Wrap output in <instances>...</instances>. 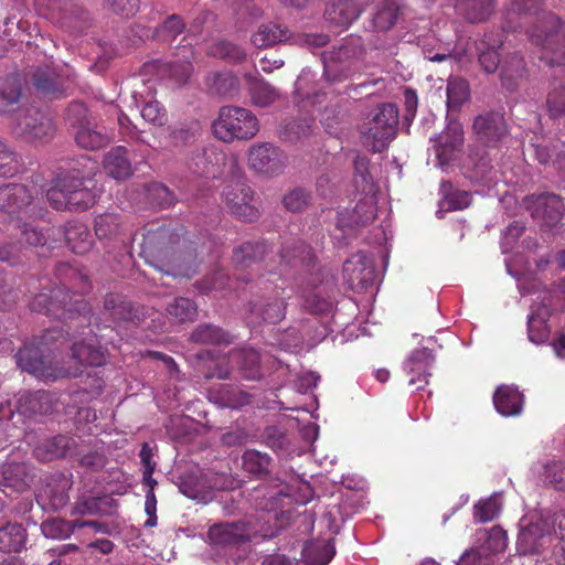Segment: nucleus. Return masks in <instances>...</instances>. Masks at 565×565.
Returning a JSON list of instances; mask_svg holds the SVG:
<instances>
[{"label": "nucleus", "mask_w": 565, "mask_h": 565, "mask_svg": "<svg viewBox=\"0 0 565 565\" xmlns=\"http://www.w3.org/2000/svg\"><path fill=\"white\" fill-rule=\"evenodd\" d=\"M371 6L374 30L387 31L395 25L399 14L397 0H371Z\"/></svg>", "instance_id": "cd10ccee"}, {"label": "nucleus", "mask_w": 565, "mask_h": 565, "mask_svg": "<svg viewBox=\"0 0 565 565\" xmlns=\"http://www.w3.org/2000/svg\"><path fill=\"white\" fill-rule=\"evenodd\" d=\"M76 117L72 121L74 138L78 147L86 150H97L107 146L111 137L106 128L95 122L87 116V110L82 103H74L68 107V118Z\"/></svg>", "instance_id": "0eeeda50"}, {"label": "nucleus", "mask_w": 565, "mask_h": 565, "mask_svg": "<svg viewBox=\"0 0 565 565\" xmlns=\"http://www.w3.org/2000/svg\"><path fill=\"white\" fill-rule=\"evenodd\" d=\"M271 252L265 239L247 241L234 248L232 262L237 269H247L264 260Z\"/></svg>", "instance_id": "6ab92c4d"}, {"label": "nucleus", "mask_w": 565, "mask_h": 565, "mask_svg": "<svg viewBox=\"0 0 565 565\" xmlns=\"http://www.w3.org/2000/svg\"><path fill=\"white\" fill-rule=\"evenodd\" d=\"M362 12L359 0H333L324 11V19L337 26H349Z\"/></svg>", "instance_id": "b1692460"}, {"label": "nucleus", "mask_w": 565, "mask_h": 565, "mask_svg": "<svg viewBox=\"0 0 565 565\" xmlns=\"http://www.w3.org/2000/svg\"><path fill=\"white\" fill-rule=\"evenodd\" d=\"M104 309L114 320H132V303L119 294H107L104 299Z\"/></svg>", "instance_id": "864d4df0"}, {"label": "nucleus", "mask_w": 565, "mask_h": 565, "mask_svg": "<svg viewBox=\"0 0 565 565\" xmlns=\"http://www.w3.org/2000/svg\"><path fill=\"white\" fill-rule=\"evenodd\" d=\"M20 402L22 411L30 414H49L53 411L52 398L46 391H36L23 396Z\"/></svg>", "instance_id": "4d7b16f0"}, {"label": "nucleus", "mask_w": 565, "mask_h": 565, "mask_svg": "<svg viewBox=\"0 0 565 565\" xmlns=\"http://www.w3.org/2000/svg\"><path fill=\"white\" fill-rule=\"evenodd\" d=\"M440 192L443 199L439 202L440 212H452L468 207L471 203L470 193L461 190H452V184L449 181L440 183Z\"/></svg>", "instance_id": "58836bf2"}, {"label": "nucleus", "mask_w": 565, "mask_h": 565, "mask_svg": "<svg viewBox=\"0 0 565 565\" xmlns=\"http://www.w3.org/2000/svg\"><path fill=\"white\" fill-rule=\"evenodd\" d=\"M366 257L363 254L352 255L343 264V278L354 287L366 281Z\"/></svg>", "instance_id": "603ef678"}, {"label": "nucleus", "mask_w": 565, "mask_h": 565, "mask_svg": "<svg viewBox=\"0 0 565 565\" xmlns=\"http://www.w3.org/2000/svg\"><path fill=\"white\" fill-rule=\"evenodd\" d=\"M44 209L33 202L29 189L19 183L0 186V220L21 222L23 218L42 217Z\"/></svg>", "instance_id": "423d86ee"}, {"label": "nucleus", "mask_w": 565, "mask_h": 565, "mask_svg": "<svg viewBox=\"0 0 565 565\" xmlns=\"http://www.w3.org/2000/svg\"><path fill=\"white\" fill-rule=\"evenodd\" d=\"M547 109L552 117L565 115V86L553 83V88L547 95Z\"/></svg>", "instance_id": "e2e57ef3"}, {"label": "nucleus", "mask_w": 565, "mask_h": 565, "mask_svg": "<svg viewBox=\"0 0 565 565\" xmlns=\"http://www.w3.org/2000/svg\"><path fill=\"white\" fill-rule=\"evenodd\" d=\"M243 469L257 479H263L270 473L271 457L256 449H246L242 456Z\"/></svg>", "instance_id": "e433bc0d"}, {"label": "nucleus", "mask_w": 565, "mask_h": 565, "mask_svg": "<svg viewBox=\"0 0 565 565\" xmlns=\"http://www.w3.org/2000/svg\"><path fill=\"white\" fill-rule=\"evenodd\" d=\"M26 533L21 524L8 523L0 527V552L19 553L25 545Z\"/></svg>", "instance_id": "ea45409f"}, {"label": "nucleus", "mask_w": 565, "mask_h": 565, "mask_svg": "<svg viewBox=\"0 0 565 565\" xmlns=\"http://www.w3.org/2000/svg\"><path fill=\"white\" fill-rule=\"evenodd\" d=\"M70 194L67 210L85 211L92 207L98 198V193L90 178V171L79 175V171H70Z\"/></svg>", "instance_id": "4468645a"}, {"label": "nucleus", "mask_w": 565, "mask_h": 565, "mask_svg": "<svg viewBox=\"0 0 565 565\" xmlns=\"http://www.w3.org/2000/svg\"><path fill=\"white\" fill-rule=\"evenodd\" d=\"M497 7L495 0H456L455 9L459 15L470 23H482L489 20Z\"/></svg>", "instance_id": "393cba45"}, {"label": "nucleus", "mask_w": 565, "mask_h": 565, "mask_svg": "<svg viewBox=\"0 0 565 565\" xmlns=\"http://www.w3.org/2000/svg\"><path fill=\"white\" fill-rule=\"evenodd\" d=\"M470 98V85L460 76H450L447 81V106L459 109Z\"/></svg>", "instance_id": "49530a36"}, {"label": "nucleus", "mask_w": 565, "mask_h": 565, "mask_svg": "<svg viewBox=\"0 0 565 565\" xmlns=\"http://www.w3.org/2000/svg\"><path fill=\"white\" fill-rule=\"evenodd\" d=\"M224 200L230 212L245 222H255L260 213L254 204V191L244 182H235L225 186Z\"/></svg>", "instance_id": "1a4fd4ad"}, {"label": "nucleus", "mask_w": 565, "mask_h": 565, "mask_svg": "<svg viewBox=\"0 0 565 565\" xmlns=\"http://www.w3.org/2000/svg\"><path fill=\"white\" fill-rule=\"evenodd\" d=\"M524 396L513 385L502 384L493 394L495 409L503 416L520 415L523 408Z\"/></svg>", "instance_id": "5701e85b"}, {"label": "nucleus", "mask_w": 565, "mask_h": 565, "mask_svg": "<svg viewBox=\"0 0 565 565\" xmlns=\"http://www.w3.org/2000/svg\"><path fill=\"white\" fill-rule=\"evenodd\" d=\"M127 149L122 146L111 148L104 158V169L116 180H126L132 174Z\"/></svg>", "instance_id": "c85d7f7f"}, {"label": "nucleus", "mask_w": 565, "mask_h": 565, "mask_svg": "<svg viewBox=\"0 0 565 565\" xmlns=\"http://www.w3.org/2000/svg\"><path fill=\"white\" fill-rule=\"evenodd\" d=\"M167 316L173 323L193 321L198 315L196 303L190 298L177 297L166 308Z\"/></svg>", "instance_id": "c03bdc74"}, {"label": "nucleus", "mask_w": 565, "mask_h": 565, "mask_svg": "<svg viewBox=\"0 0 565 565\" xmlns=\"http://www.w3.org/2000/svg\"><path fill=\"white\" fill-rule=\"evenodd\" d=\"M70 480L63 475L51 476L38 498L50 509L57 511L68 502Z\"/></svg>", "instance_id": "aec40b11"}, {"label": "nucleus", "mask_w": 565, "mask_h": 565, "mask_svg": "<svg viewBox=\"0 0 565 565\" xmlns=\"http://www.w3.org/2000/svg\"><path fill=\"white\" fill-rule=\"evenodd\" d=\"M65 242L70 249L78 255L88 253L93 246V237L88 227L79 222H68L64 231Z\"/></svg>", "instance_id": "2f4dec72"}, {"label": "nucleus", "mask_w": 565, "mask_h": 565, "mask_svg": "<svg viewBox=\"0 0 565 565\" xmlns=\"http://www.w3.org/2000/svg\"><path fill=\"white\" fill-rule=\"evenodd\" d=\"M72 359L79 366H100L106 363V356L102 348L85 342H75L73 344Z\"/></svg>", "instance_id": "a19ab883"}, {"label": "nucleus", "mask_w": 565, "mask_h": 565, "mask_svg": "<svg viewBox=\"0 0 565 565\" xmlns=\"http://www.w3.org/2000/svg\"><path fill=\"white\" fill-rule=\"evenodd\" d=\"M119 217L113 213L100 214L95 217V234L99 238H106L117 233Z\"/></svg>", "instance_id": "0e129e2a"}, {"label": "nucleus", "mask_w": 565, "mask_h": 565, "mask_svg": "<svg viewBox=\"0 0 565 565\" xmlns=\"http://www.w3.org/2000/svg\"><path fill=\"white\" fill-rule=\"evenodd\" d=\"M207 89L215 95L225 96L237 89V78L231 72H214L206 76Z\"/></svg>", "instance_id": "6e6d98bb"}, {"label": "nucleus", "mask_w": 565, "mask_h": 565, "mask_svg": "<svg viewBox=\"0 0 565 565\" xmlns=\"http://www.w3.org/2000/svg\"><path fill=\"white\" fill-rule=\"evenodd\" d=\"M21 97V84L17 76L0 79V114L14 109Z\"/></svg>", "instance_id": "37998d69"}, {"label": "nucleus", "mask_w": 565, "mask_h": 565, "mask_svg": "<svg viewBox=\"0 0 565 565\" xmlns=\"http://www.w3.org/2000/svg\"><path fill=\"white\" fill-rule=\"evenodd\" d=\"M114 500L107 495L86 497L82 495L75 501L71 515H105L111 509Z\"/></svg>", "instance_id": "f704fd0d"}, {"label": "nucleus", "mask_w": 565, "mask_h": 565, "mask_svg": "<svg viewBox=\"0 0 565 565\" xmlns=\"http://www.w3.org/2000/svg\"><path fill=\"white\" fill-rule=\"evenodd\" d=\"M551 317V308L545 303H540L535 307L532 313L529 316L527 332L529 339L539 344L547 340L550 329L547 327V320Z\"/></svg>", "instance_id": "72a5a7b5"}, {"label": "nucleus", "mask_w": 565, "mask_h": 565, "mask_svg": "<svg viewBox=\"0 0 565 565\" xmlns=\"http://www.w3.org/2000/svg\"><path fill=\"white\" fill-rule=\"evenodd\" d=\"M434 356L426 348L414 350L404 362V371L408 376V385L423 390L431 376Z\"/></svg>", "instance_id": "f3484780"}, {"label": "nucleus", "mask_w": 565, "mask_h": 565, "mask_svg": "<svg viewBox=\"0 0 565 565\" xmlns=\"http://www.w3.org/2000/svg\"><path fill=\"white\" fill-rule=\"evenodd\" d=\"M1 473L4 480V484L14 488L17 491L24 490L31 480L29 468L23 462H12L4 465L2 467Z\"/></svg>", "instance_id": "de8ad7c7"}, {"label": "nucleus", "mask_w": 565, "mask_h": 565, "mask_svg": "<svg viewBox=\"0 0 565 565\" xmlns=\"http://www.w3.org/2000/svg\"><path fill=\"white\" fill-rule=\"evenodd\" d=\"M248 90L254 105L267 107L279 98V92L264 79L254 78L249 82Z\"/></svg>", "instance_id": "09e8293b"}, {"label": "nucleus", "mask_w": 565, "mask_h": 565, "mask_svg": "<svg viewBox=\"0 0 565 565\" xmlns=\"http://www.w3.org/2000/svg\"><path fill=\"white\" fill-rule=\"evenodd\" d=\"M185 23L178 14L168 17L158 29V34L164 41H173L178 35L183 33Z\"/></svg>", "instance_id": "338daca9"}, {"label": "nucleus", "mask_w": 565, "mask_h": 565, "mask_svg": "<svg viewBox=\"0 0 565 565\" xmlns=\"http://www.w3.org/2000/svg\"><path fill=\"white\" fill-rule=\"evenodd\" d=\"M248 164L253 170L262 174H279L286 167V157L273 143L254 145L248 153Z\"/></svg>", "instance_id": "9d476101"}, {"label": "nucleus", "mask_w": 565, "mask_h": 565, "mask_svg": "<svg viewBox=\"0 0 565 565\" xmlns=\"http://www.w3.org/2000/svg\"><path fill=\"white\" fill-rule=\"evenodd\" d=\"M71 288L65 285L50 291L38 294L31 301V310L52 316L55 319L70 321L68 331L79 333V328L92 324L93 311L90 305L83 298L84 294L92 290L89 277L75 268H68Z\"/></svg>", "instance_id": "7ed1b4c3"}, {"label": "nucleus", "mask_w": 565, "mask_h": 565, "mask_svg": "<svg viewBox=\"0 0 565 565\" xmlns=\"http://www.w3.org/2000/svg\"><path fill=\"white\" fill-rule=\"evenodd\" d=\"M33 85L44 95L60 97L63 94L57 76L49 68H39L34 72Z\"/></svg>", "instance_id": "13d9d810"}, {"label": "nucleus", "mask_w": 565, "mask_h": 565, "mask_svg": "<svg viewBox=\"0 0 565 565\" xmlns=\"http://www.w3.org/2000/svg\"><path fill=\"white\" fill-rule=\"evenodd\" d=\"M206 537L211 545L235 547L250 540V527L243 521L221 522L210 526Z\"/></svg>", "instance_id": "9b49d317"}, {"label": "nucleus", "mask_w": 565, "mask_h": 565, "mask_svg": "<svg viewBox=\"0 0 565 565\" xmlns=\"http://www.w3.org/2000/svg\"><path fill=\"white\" fill-rule=\"evenodd\" d=\"M191 340L195 343L218 345L230 344L232 342V337L220 327L211 323H203L193 330L191 333Z\"/></svg>", "instance_id": "a18cd8bd"}, {"label": "nucleus", "mask_w": 565, "mask_h": 565, "mask_svg": "<svg viewBox=\"0 0 565 565\" xmlns=\"http://www.w3.org/2000/svg\"><path fill=\"white\" fill-rule=\"evenodd\" d=\"M503 41L494 32H489L477 43L478 61L482 70L488 73H494L500 64L499 49Z\"/></svg>", "instance_id": "412c9836"}, {"label": "nucleus", "mask_w": 565, "mask_h": 565, "mask_svg": "<svg viewBox=\"0 0 565 565\" xmlns=\"http://www.w3.org/2000/svg\"><path fill=\"white\" fill-rule=\"evenodd\" d=\"M182 60L170 62L168 72L171 78L178 84H184L193 72L191 58H193V49L191 45L179 47Z\"/></svg>", "instance_id": "3c124183"}, {"label": "nucleus", "mask_w": 565, "mask_h": 565, "mask_svg": "<svg viewBox=\"0 0 565 565\" xmlns=\"http://www.w3.org/2000/svg\"><path fill=\"white\" fill-rule=\"evenodd\" d=\"M543 480L555 491H565V461L547 462L544 466Z\"/></svg>", "instance_id": "052dcab7"}, {"label": "nucleus", "mask_w": 565, "mask_h": 565, "mask_svg": "<svg viewBox=\"0 0 565 565\" xmlns=\"http://www.w3.org/2000/svg\"><path fill=\"white\" fill-rule=\"evenodd\" d=\"M527 70L522 55L511 54L502 64L500 79L508 90H515L520 83L526 77Z\"/></svg>", "instance_id": "c756f323"}, {"label": "nucleus", "mask_w": 565, "mask_h": 565, "mask_svg": "<svg viewBox=\"0 0 565 565\" xmlns=\"http://www.w3.org/2000/svg\"><path fill=\"white\" fill-rule=\"evenodd\" d=\"M302 307L310 315L327 316L333 309V300L326 287L317 286L303 295Z\"/></svg>", "instance_id": "c9c22d12"}, {"label": "nucleus", "mask_w": 565, "mask_h": 565, "mask_svg": "<svg viewBox=\"0 0 565 565\" xmlns=\"http://www.w3.org/2000/svg\"><path fill=\"white\" fill-rule=\"evenodd\" d=\"M17 132L28 139L42 140L54 134L52 119L35 107H29L17 119Z\"/></svg>", "instance_id": "f8f14e48"}, {"label": "nucleus", "mask_w": 565, "mask_h": 565, "mask_svg": "<svg viewBox=\"0 0 565 565\" xmlns=\"http://www.w3.org/2000/svg\"><path fill=\"white\" fill-rule=\"evenodd\" d=\"M183 226L150 222L135 234L140 237V256L150 266L173 277H192L198 269L194 243L185 236Z\"/></svg>", "instance_id": "f257e3e1"}, {"label": "nucleus", "mask_w": 565, "mask_h": 565, "mask_svg": "<svg viewBox=\"0 0 565 565\" xmlns=\"http://www.w3.org/2000/svg\"><path fill=\"white\" fill-rule=\"evenodd\" d=\"M288 29L275 23L262 24L253 34L252 42L255 46L262 49L275 45L287 40Z\"/></svg>", "instance_id": "79ce46f5"}, {"label": "nucleus", "mask_w": 565, "mask_h": 565, "mask_svg": "<svg viewBox=\"0 0 565 565\" xmlns=\"http://www.w3.org/2000/svg\"><path fill=\"white\" fill-rule=\"evenodd\" d=\"M258 130L256 116L249 109L237 106H223L213 122L215 137L224 142L252 139Z\"/></svg>", "instance_id": "39448f33"}, {"label": "nucleus", "mask_w": 565, "mask_h": 565, "mask_svg": "<svg viewBox=\"0 0 565 565\" xmlns=\"http://www.w3.org/2000/svg\"><path fill=\"white\" fill-rule=\"evenodd\" d=\"M311 201V194L303 188H296L286 193L281 200L286 210L292 213L303 211Z\"/></svg>", "instance_id": "680f3d73"}, {"label": "nucleus", "mask_w": 565, "mask_h": 565, "mask_svg": "<svg viewBox=\"0 0 565 565\" xmlns=\"http://www.w3.org/2000/svg\"><path fill=\"white\" fill-rule=\"evenodd\" d=\"M76 529L75 519L72 521L51 519L42 523V533L46 537L54 540L68 539Z\"/></svg>", "instance_id": "bf43d9fd"}, {"label": "nucleus", "mask_w": 565, "mask_h": 565, "mask_svg": "<svg viewBox=\"0 0 565 565\" xmlns=\"http://www.w3.org/2000/svg\"><path fill=\"white\" fill-rule=\"evenodd\" d=\"M281 263L297 267H309L313 260L312 249L309 245L301 241H294L291 244H286L280 250Z\"/></svg>", "instance_id": "4c0bfd02"}, {"label": "nucleus", "mask_w": 565, "mask_h": 565, "mask_svg": "<svg viewBox=\"0 0 565 565\" xmlns=\"http://www.w3.org/2000/svg\"><path fill=\"white\" fill-rule=\"evenodd\" d=\"M398 108L395 104H381L360 126V137L364 147L373 153L383 152L397 134Z\"/></svg>", "instance_id": "20e7f679"}, {"label": "nucleus", "mask_w": 565, "mask_h": 565, "mask_svg": "<svg viewBox=\"0 0 565 565\" xmlns=\"http://www.w3.org/2000/svg\"><path fill=\"white\" fill-rule=\"evenodd\" d=\"M463 146V129L458 121H451L435 141V152L440 166L455 160Z\"/></svg>", "instance_id": "a211bd4d"}, {"label": "nucleus", "mask_w": 565, "mask_h": 565, "mask_svg": "<svg viewBox=\"0 0 565 565\" xmlns=\"http://www.w3.org/2000/svg\"><path fill=\"white\" fill-rule=\"evenodd\" d=\"M545 0H510L503 11L502 29L524 30L541 46L540 58L553 66L565 63V24L545 11Z\"/></svg>", "instance_id": "f03ea898"}, {"label": "nucleus", "mask_w": 565, "mask_h": 565, "mask_svg": "<svg viewBox=\"0 0 565 565\" xmlns=\"http://www.w3.org/2000/svg\"><path fill=\"white\" fill-rule=\"evenodd\" d=\"M230 356L235 361L241 375L247 381H256L262 377L260 355L253 348H241L230 351Z\"/></svg>", "instance_id": "bb28decb"}, {"label": "nucleus", "mask_w": 565, "mask_h": 565, "mask_svg": "<svg viewBox=\"0 0 565 565\" xmlns=\"http://www.w3.org/2000/svg\"><path fill=\"white\" fill-rule=\"evenodd\" d=\"M207 53L233 64L242 63L246 58V52L243 47L226 40H218L213 43Z\"/></svg>", "instance_id": "5fc2aeb1"}, {"label": "nucleus", "mask_w": 565, "mask_h": 565, "mask_svg": "<svg viewBox=\"0 0 565 565\" xmlns=\"http://www.w3.org/2000/svg\"><path fill=\"white\" fill-rule=\"evenodd\" d=\"M371 160L366 156L356 154L353 160V186L359 194L365 196L376 192V184L370 172Z\"/></svg>", "instance_id": "473e14b6"}, {"label": "nucleus", "mask_w": 565, "mask_h": 565, "mask_svg": "<svg viewBox=\"0 0 565 565\" xmlns=\"http://www.w3.org/2000/svg\"><path fill=\"white\" fill-rule=\"evenodd\" d=\"M70 172L57 177L53 185L46 191V199L55 210H67L70 194Z\"/></svg>", "instance_id": "8fccbe9b"}, {"label": "nucleus", "mask_w": 565, "mask_h": 565, "mask_svg": "<svg viewBox=\"0 0 565 565\" xmlns=\"http://www.w3.org/2000/svg\"><path fill=\"white\" fill-rule=\"evenodd\" d=\"M486 548L493 555L505 551L508 546L507 532L501 526H492L487 534Z\"/></svg>", "instance_id": "69168bd1"}, {"label": "nucleus", "mask_w": 565, "mask_h": 565, "mask_svg": "<svg viewBox=\"0 0 565 565\" xmlns=\"http://www.w3.org/2000/svg\"><path fill=\"white\" fill-rule=\"evenodd\" d=\"M15 358L17 364L21 370L35 376H78L83 372L81 367H76L74 371L67 370L58 374L53 373L39 347L24 345L18 351Z\"/></svg>", "instance_id": "2eb2a0df"}, {"label": "nucleus", "mask_w": 565, "mask_h": 565, "mask_svg": "<svg viewBox=\"0 0 565 565\" xmlns=\"http://www.w3.org/2000/svg\"><path fill=\"white\" fill-rule=\"evenodd\" d=\"M313 125L312 117L286 119L279 126L278 136L285 142L296 143L312 134Z\"/></svg>", "instance_id": "7c9ffc66"}, {"label": "nucleus", "mask_w": 565, "mask_h": 565, "mask_svg": "<svg viewBox=\"0 0 565 565\" xmlns=\"http://www.w3.org/2000/svg\"><path fill=\"white\" fill-rule=\"evenodd\" d=\"M525 209L535 218H541L546 225H555L563 216L564 204L554 193L532 194L524 199Z\"/></svg>", "instance_id": "ddd939ff"}, {"label": "nucleus", "mask_w": 565, "mask_h": 565, "mask_svg": "<svg viewBox=\"0 0 565 565\" xmlns=\"http://www.w3.org/2000/svg\"><path fill=\"white\" fill-rule=\"evenodd\" d=\"M75 444L74 438L66 435H57L40 441L33 452L40 461L47 462L71 454Z\"/></svg>", "instance_id": "4be33fe9"}, {"label": "nucleus", "mask_w": 565, "mask_h": 565, "mask_svg": "<svg viewBox=\"0 0 565 565\" xmlns=\"http://www.w3.org/2000/svg\"><path fill=\"white\" fill-rule=\"evenodd\" d=\"M209 398L215 404L227 408H239L248 405L250 395L232 384H217L209 390Z\"/></svg>", "instance_id": "a878e982"}, {"label": "nucleus", "mask_w": 565, "mask_h": 565, "mask_svg": "<svg viewBox=\"0 0 565 565\" xmlns=\"http://www.w3.org/2000/svg\"><path fill=\"white\" fill-rule=\"evenodd\" d=\"M472 128L478 140L489 147H495L508 134L504 117L498 111L478 115Z\"/></svg>", "instance_id": "dca6fc26"}, {"label": "nucleus", "mask_w": 565, "mask_h": 565, "mask_svg": "<svg viewBox=\"0 0 565 565\" xmlns=\"http://www.w3.org/2000/svg\"><path fill=\"white\" fill-rule=\"evenodd\" d=\"M501 505L497 498L479 501L475 505V519L481 523L492 521L500 513Z\"/></svg>", "instance_id": "774afa93"}, {"label": "nucleus", "mask_w": 565, "mask_h": 565, "mask_svg": "<svg viewBox=\"0 0 565 565\" xmlns=\"http://www.w3.org/2000/svg\"><path fill=\"white\" fill-rule=\"evenodd\" d=\"M265 292L248 302L249 319L253 323H278L286 316L287 303L284 288L278 285H265Z\"/></svg>", "instance_id": "6e6552de"}]
</instances>
